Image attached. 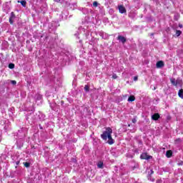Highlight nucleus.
Segmentation results:
<instances>
[{
    "instance_id": "412c9836",
    "label": "nucleus",
    "mask_w": 183,
    "mask_h": 183,
    "mask_svg": "<svg viewBox=\"0 0 183 183\" xmlns=\"http://www.w3.org/2000/svg\"><path fill=\"white\" fill-rule=\"evenodd\" d=\"M132 122H133V124H136V122H137V119H132Z\"/></svg>"
},
{
    "instance_id": "6ab92c4d",
    "label": "nucleus",
    "mask_w": 183,
    "mask_h": 183,
    "mask_svg": "<svg viewBox=\"0 0 183 183\" xmlns=\"http://www.w3.org/2000/svg\"><path fill=\"white\" fill-rule=\"evenodd\" d=\"M112 78L113 79H117V78H118V76H117V74H113Z\"/></svg>"
},
{
    "instance_id": "aec40b11",
    "label": "nucleus",
    "mask_w": 183,
    "mask_h": 183,
    "mask_svg": "<svg viewBox=\"0 0 183 183\" xmlns=\"http://www.w3.org/2000/svg\"><path fill=\"white\" fill-rule=\"evenodd\" d=\"M11 84H12L13 85H16V81L12 80V81H11Z\"/></svg>"
},
{
    "instance_id": "5701e85b",
    "label": "nucleus",
    "mask_w": 183,
    "mask_h": 183,
    "mask_svg": "<svg viewBox=\"0 0 183 183\" xmlns=\"http://www.w3.org/2000/svg\"><path fill=\"white\" fill-rule=\"evenodd\" d=\"M179 28H182V24H179Z\"/></svg>"
},
{
    "instance_id": "0eeeda50",
    "label": "nucleus",
    "mask_w": 183,
    "mask_h": 183,
    "mask_svg": "<svg viewBox=\"0 0 183 183\" xmlns=\"http://www.w3.org/2000/svg\"><path fill=\"white\" fill-rule=\"evenodd\" d=\"M166 157L167 158H171V157H172V151L169 150L166 152Z\"/></svg>"
},
{
    "instance_id": "f3484780",
    "label": "nucleus",
    "mask_w": 183,
    "mask_h": 183,
    "mask_svg": "<svg viewBox=\"0 0 183 183\" xmlns=\"http://www.w3.org/2000/svg\"><path fill=\"white\" fill-rule=\"evenodd\" d=\"M24 167H26V168H29V163L25 162V163H24Z\"/></svg>"
},
{
    "instance_id": "b1692460",
    "label": "nucleus",
    "mask_w": 183,
    "mask_h": 183,
    "mask_svg": "<svg viewBox=\"0 0 183 183\" xmlns=\"http://www.w3.org/2000/svg\"><path fill=\"white\" fill-rule=\"evenodd\" d=\"M157 183H161V182H157Z\"/></svg>"
},
{
    "instance_id": "6e6552de",
    "label": "nucleus",
    "mask_w": 183,
    "mask_h": 183,
    "mask_svg": "<svg viewBox=\"0 0 183 183\" xmlns=\"http://www.w3.org/2000/svg\"><path fill=\"white\" fill-rule=\"evenodd\" d=\"M134 101H135V97H134V96H130V97L128 98V102H134Z\"/></svg>"
},
{
    "instance_id": "9d476101",
    "label": "nucleus",
    "mask_w": 183,
    "mask_h": 183,
    "mask_svg": "<svg viewBox=\"0 0 183 183\" xmlns=\"http://www.w3.org/2000/svg\"><path fill=\"white\" fill-rule=\"evenodd\" d=\"M14 18H15V16L14 15L13 13H11V16L9 19L10 24H14Z\"/></svg>"
},
{
    "instance_id": "9b49d317",
    "label": "nucleus",
    "mask_w": 183,
    "mask_h": 183,
    "mask_svg": "<svg viewBox=\"0 0 183 183\" xmlns=\"http://www.w3.org/2000/svg\"><path fill=\"white\" fill-rule=\"evenodd\" d=\"M170 81H171V83L172 84V85H174V86H176V85L178 84V83L177 82V80H175V79H170Z\"/></svg>"
},
{
    "instance_id": "f8f14e48",
    "label": "nucleus",
    "mask_w": 183,
    "mask_h": 183,
    "mask_svg": "<svg viewBox=\"0 0 183 183\" xmlns=\"http://www.w3.org/2000/svg\"><path fill=\"white\" fill-rule=\"evenodd\" d=\"M178 95L179 98H182L183 99V89H180L178 92Z\"/></svg>"
},
{
    "instance_id": "a211bd4d",
    "label": "nucleus",
    "mask_w": 183,
    "mask_h": 183,
    "mask_svg": "<svg viewBox=\"0 0 183 183\" xmlns=\"http://www.w3.org/2000/svg\"><path fill=\"white\" fill-rule=\"evenodd\" d=\"M93 6H95V7L98 6V2L94 1V2L93 3Z\"/></svg>"
},
{
    "instance_id": "f03ea898",
    "label": "nucleus",
    "mask_w": 183,
    "mask_h": 183,
    "mask_svg": "<svg viewBox=\"0 0 183 183\" xmlns=\"http://www.w3.org/2000/svg\"><path fill=\"white\" fill-rule=\"evenodd\" d=\"M141 159H152V156L148 155L147 153H143L140 156Z\"/></svg>"
},
{
    "instance_id": "2eb2a0df",
    "label": "nucleus",
    "mask_w": 183,
    "mask_h": 183,
    "mask_svg": "<svg viewBox=\"0 0 183 183\" xmlns=\"http://www.w3.org/2000/svg\"><path fill=\"white\" fill-rule=\"evenodd\" d=\"M20 4L22 5V6H26V1H21Z\"/></svg>"
},
{
    "instance_id": "ddd939ff",
    "label": "nucleus",
    "mask_w": 183,
    "mask_h": 183,
    "mask_svg": "<svg viewBox=\"0 0 183 183\" xmlns=\"http://www.w3.org/2000/svg\"><path fill=\"white\" fill-rule=\"evenodd\" d=\"M9 68L10 69H14V68H15V64H9Z\"/></svg>"
},
{
    "instance_id": "f257e3e1",
    "label": "nucleus",
    "mask_w": 183,
    "mask_h": 183,
    "mask_svg": "<svg viewBox=\"0 0 183 183\" xmlns=\"http://www.w3.org/2000/svg\"><path fill=\"white\" fill-rule=\"evenodd\" d=\"M101 138L104 139V141H107V144L109 145H112L114 144L115 141L112 139V129L110 127L106 128L105 131L103 132V134H101Z\"/></svg>"
},
{
    "instance_id": "1a4fd4ad",
    "label": "nucleus",
    "mask_w": 183,
    "mask_h": 183,
    "mask_svg": "<svg viewBox=\"0 0 183 183\" xmlns=\"http://www.w3.org/2000/svg\"><path fill=\"white\" fill-rule=\"evenodd\" d=\"M97 167H98V168H100V169L104 168V162H99L98 164H97Z\"/></svg>"
},
{
    "instance_id": "4be33fe9",
    "label": "nucleus",
    "mask_w": 183,
    "mask_h": 183,
    "mask_svg": "<svg viewBox=\"0 0 183 183\" xmlns=\"http://www.w3.org/2000/svg\"><path fill=\"white\" fill-rule=\"evenodd\" d=\"M134 81H138V76H134Z\"/></svg>"
},
{
    "instance_id": "423d86ee",
    "label": "nucleus",
    "mask_w": 183,
    "mask_h": 183,
    "mask_svg": "<svg viewBox=\"0 0 183 183\" xmlns=\"http://www.w3.org/2000/svg\"><path fill=\"white\" fill-rule=\"evenodd\" d=\"M152 119H154V121H157L159 119V114H154L152 117Z\"/></svg>"
},
{
    "instance_id": "7ed1b4c3",
    "label": "nucleus",
    "mask_w": 183,
    "mask_h": 183,
    "mask_svg": "<svg viewBox=\"0 0 183 183\" xmlns=\"http://www.w3.org/2000/svg\"><path fill=\"white\" fill-rule=\"evenodd\" d=\"M118 9L120 14H127V9L123 5L118 6Z\"/></svg>"
},
{
    "instance_id": "dca6fc26",
    "label": "nucleus",
    "mask_w": 183,
    "mask_h": 183,
    "mask_svg": "<svg viewBox=\"0 0 183 183\" xmlns=\"http://www.w3.org/2000/svg\"><path fill=\"white\" fill-rule=\"evenodd\" d=\"M84 91H86V92H88V91H89V86H88L87 85H86L84 86Z\"/></svg>"
},
{
    "instance_id": "39448f33",
    "label": "nucleus",
    "mask_w": 183,
    "mask_h": 183,
    "mask_svg": "<svg viewBox=\"0 0 183 183\" xmlns=\"http://www.w3.org/2000/svg\"><path fill=\"white\" fill-rule=\"evenodd\" d=\"M157 68H162L164 66V61H159L156 64Z\"/></svg>"
},
{
    "instance_id": "20e7f679",
    "label": "nucleus",
    "mask_w": 183,
    "mask_h": 183,
    "mask_svg": "<svg viewBox=\"0 0 183 183\" xmlns=\"http://www.w3.org/2000/svg\"><path fill=\"white\" fill-rule=\"evenodd\" d=\"M118 39L119 41H120V42H122V44H125V42H127V39H125V37L122 36H118Z\"/></svg>"
},
{
    "instance_id": "4468645a",
    "label": "nucleus",
    "mask_w": 183,
    "mask_h": 183,
    "mask_svg": "<svg viewBox=\"0 0 183 183\" xmlns=\"http://www.w3.org/2000/svg\"><path fill=\"white\" fill-rule=\"evenodd\" d=\"M182 34V31H179V30H177L176 31V35L177 36H179V35H181Z\"/></svg>"
}]
</instances>
